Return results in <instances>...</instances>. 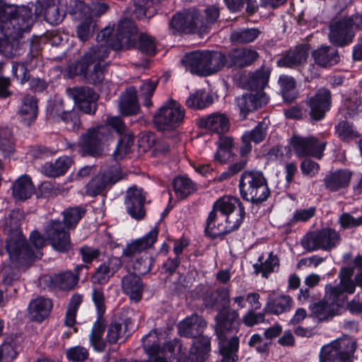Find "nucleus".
I'll list each match as a JSON object with an SVG mask.
<instances>
[{"instance_id": "nucleus-1", "label": "nucleus", "mask_w": 362, "mask_h": 362, "mask_svg": "<svg viewBox=\"0 0 362 362\" xmlns=\"http://www.w3.org/2000/svg\"><path fill=\"white\" fill-rule=\"evenodd\" d=\"M109 127H112L122 138L113 153L115 160H119L127 155L134 144L133 136L130 133L125 134L126 126L119 117H109L106 124L90 129L85 134L82 135L78 141V147L83 154L97 156L100 153L101 145L107 141L110 132Z\"/></svg>"}, {"instance_id": "nucleus-26", "label": "nucleus", "mask_w": 362, "mask_h": 362, "mask_svg": "<svg viewBox=\"0 0 362 362\" xmlns=\"http://www.w3.org/2000/svg\"><path fill=\"white\" fill-rule=\"evenodd\" d=\"M308 57L307 47H293L282 54L277 61V65L285 68H298L305 64Z\"/></svg>"}, {"instance_id": "nucleus-54", "label": "nucleus", "mask_w": 362, "mask_h": 362, "mask_svg": "<svg viewBox=\"0 0 362 362\" xmlns=\"http://www.w3.org/2000/svg\"><path fill=\"white\" fill-rule=\"evenodd\" d=\"M228 8L233 11L241 10L244 5L246 4V11L247 13L252 14L258 8L256 0H224Z\"/></svg>"}, {"instance_id": "nucleus-57", "label": "nucleus", "mask_w": 362, "mask_h": 362, "mask_svg": "<svg viewBox=\"0 0 362 362\" xmlns=\"http://www.w3.org/2000/svg\"><path fill=\"white\" fill-rule=\"evenodd\" d=\"M267 124L264 122L259 123L255 129L250 132H246L242 136L245 141H251L259 143L265 138Z\"/></svg>"}, {"instance_id": "nucleus-36", "label": "nucleus", "mask_w": 362, "mask_h": 362, "mask_svg": "<svg viewBox=\"0 0 362 362\" xmlns=\"http://www.w3.org/2000/svg\"><path fill=\"white\" fill-rule=\"evenodd\" d=\"M315 63L319 66L327 67L336 64L339 57L334 47H320L313 52Z\"/></svg>"}, {"instance_id": "nucleus-24", "label": "nucleus", "mask_w": 362, "mask_h": 362, "mask_svg": "<svg viewBox=\"0 0 362 362\" xmlns=\"http://www.w3.org/2000/svg\"><path fill=\"white\" fill-rule=\"evenodd\" d=\"M293 306V300L288 295L272 291L269 294L264 311L269 314L279 315L289 312Z\"/></svg>"}, {"instance_id": "nucleus-64", "label": "nucleus", "mask_w": 362, "mask_h": 362, "mask_svg": "<svg viewBox=\"0 0 362 362\" xmlns=\"http://www.w3.org/2000/svg\"><path fill=\"white\" fill-rule=\"evenodd\" d=\"M66 356L69 360L78 362L85 361L88 356V350L82 346H74L66 351Z\"/></svg>"}, {"instance_id": "nucleus-16", "label": "nucleus", "mask_w": 362, "mask_h": 362, "mask_svg": "<svg viewBox=\"0 0 362 362\" xmlns=\"http://www.w3.org/2000/svg\"><path fill=\"white\" fill-rule=\"evenodd\" d=\"M340 240V235L337 230L326 228L305 236L302 245L309 251L319 249L327 251L337 247Z\"/></svg>"}, {"instance_id": "nucleus-41", "label": "nucleus", "mask_w": 362, "mask_h": 362, "mask_svg": "<svg viewBox=\"0 0 362 362\" xmlns=\"http://www.w3.org/2000/svg\"><path fill=\"white\" fill-rule=\"evenodd\" d=\"M51 285L61 290H70L78 282V277L71 272H65L50 276Z\"/></svg>"}, {"instance_id": "nucleus-50", "label": "nucleus", "mask_w": 362, "mask_h": 362, "mask_svg": "<svg viewBox=\"0 0 362 362\" xmlns=\"http://www.w3.org/2000/svg\"><path fill=\"white\" fill-rule=\"evenodd\" d=\"M339 111L344 117L354 118L362 114V104L357 98L354 100H346Z\"/></svg>"}, {"instance_id": "nucleus-27", "label": "nucleus", "mask_w": 362, "mask_h": 362, "mask_svg": "<svg viewBox=\"0 0 362 362\" xmlns=\"http://www.w3.org/2000/svg\"><path fill=\"white\" fill-rule=\"evenodd\" d=\"M122 292L131 300L138 303L142 298L144 284L140 277L134 274H128L121 281Z\"/></svg>"}, {"instance_id": "nucleus-22", "label": "nucleus", "mask_w": 362, "mask_h": 362, "mask_svg": "<svg viewBox=\"0 0 362 362\" xmlns=\"http://www.w3.org/2000/svg\"><path fill=\"white\" fill-rule=\"evenodd\" d=\"M329 37L332 43L345 45L352 42L354 33L344 17L330 23Z\"/></svg>"}, {"instance_id": "nucleus-25", "label": "nucleus", "mask_w": 362, "mask_h": 362, "mask_svg": "<svg viewBox=\"0 0 362 362\" xmlns=\"http://www.w3.org/2000/svg\"><path fill=\"white\" fill-rule=\"evenodd\" d=\"M122 267V260L117 257H110L101 264L91 277L93 284H105Z\"/></svg>"}, {"instance_id": "nucleus-4", "label": "nucleus", "mask_w": 362, "mask_h": 362, "mask_svg": "<svg viewBox=\"0 0 362 362\" xmlns=\"http://www.w3.org/2000/svg\"><path fill=\"white\" fill-rule=\"evenodd\" d=\"M33 24L32 13L27 7H18L0 1V45H17L21 41L23 33L30 31Z\"/></svg>"}, {"instance_id": "nucleus-39", "label": "nucleus", "mask_w": 362, "mask_h": 362, "mask_svg": "<svg viewBox=\"0 0 362 362\" xmlns=\"http://www.w3.org/2000/svg\"><path fill=\"white\" fill-rule=\"evenodd\" d=\"M19 351L18 339L13 337H7L0 346V362L12 361L17 356Z\"/></svg>"}, {"instance_id": "nucleus-51", "label": "nucleus", "mask_w": 362, "mask_h": 362, "mask_svg": "<svg viewBox=\"0 0 362 362\" xmlns=\"http://www.w3.org/2000/svg\"><path fill=\"white\" fill-rule=\"evenodd\" d=\"M219 16V10L215 6H211L205 9V21L200 18L199 35L207 33L209 26L214 24Z\"/></svg>"}, {"instance_id": "nucleus-47", "label": "nucleus", "mask_w": 362, "mask_h": 362, "mask_svg": "<svg viewBox=\"0 0 362 362\" xmlns=\"http://www.w3.org/2000/svg\"><path fill=\"white\" fill-rule=\"evenodd\" d=\"M260 34L256 28L245 29L233 32L230 39L233 43L246 44L252 42Z\"/></svg>"}, {"instance_id": "nucleus-44", "label": "nucleus", "mask_w": 362, "mask_h": 362, "mask_svg": "<svg viewBox=\"0 0 362 362\" xmlns=\"http://www.w3.org/2000/svg\"><path fill=\"white\" fill-rule=\"evenodd\" d=\"M173 189L177 197L184 199L195 191V185L188 177L179 176L173 180Z\"/></svg>"}, {"instance_id": "nucleus-3", "label": "nucleus", "mask_w": 362, "mask_h": 362, "mask_svg": "<svg viewBox=\"0 0 362 362\" xmlns=\"http://www.w3.org/2000/svg\"><path fill=\"white\" fill-rule=\"evenodd\" d=\"M351 276V269H342L339 274V282L327 284L325 287L323 300L310 305V310L318 320H325L341 314L347 301L348 296L355 292V285Z\"/></svg>"}, {"instance_id": "nucleus-60", "label": "nucleus", "mask_w": 362, "mask_h": 362, "mask_svg": "<svg viewBox=\"0 0 362 362\" xmlns=\"http://www.w3.org/2000/svg\"><path fill=\"white\" fill-rule=\"evenodd\" d=\"M63 102L61 98L56 96L53 100L48 102L47 112L49 117L52 118H59L61 119L64 110Z\"/></svg>"}, {"instance_id": "nucleus-7", "label": "nucleus", "mask_w": 362, "mask_h": 362, "mask_svg": "<svg viewBox=\"0 0 362 362\" xmlns=\"http://www.w3.org/2000/svg\"><path fill=\"white\" fill-rule=\"evenodd\" d=\"M205 327L204 319L195 314L186 317L178 325L181 336L194 338L189 350V358L192 362H202L211 350L210 339L200 335Z\"/></svg>"}, {"instance_id": "nucleus-14", "label": "nucleus", "mask_w": 362, "mask_h": 362, "mask_svg": "<svg viewBox=\"0 0 362 362\" xmlns=\"http://www.w3.org/2000/svg\"><path fill=\"white\" fill-rule=\"evenodd\" d=\"M185 110L179 103L170 99L166 101L153 117V122L160 130H169L177 128L182 123Z\"/></svg>"}, {"instance_id": "nucleus-34", "label": "nucleus", "mask_w": 362, "mask_h": 362, "mask_svg": "<svg viewBox=\"0 0 362 362\" xmlns=\"http://www.w3.org/2000/svg\"><path fill=\"white\" fill-rule=\"evenodd\" d=\"M35 192V187L28 175L19 177L13 184L12 195L16 200L24 201L31 197Z\"/></svg>"}, {"instance_id": "nucleus-5", "label": "nucleus", "mask_w": 362, "mask_h": 362, "mask_svg": "<svg viewBox=\"0 0 362 362\" xmlns=\"http://www.w3.org/2000/svg\"><path fill=\"white\" fill-rule=\"evenodd\" d=\"M239 314L233 310H221L216 316V332L219 340L222 355L221 362H235L239 348V339L235 336L238 331Z\"/></svg>"}, {"instance_id": "nucleus-23", "label": "nucleus", "mask_w": 362, "mask_h": 362, "mask_svg": "<svg viewBox=\"0 0 362 362\" xmlns=\"http://www.w3.org/2000/svg\"><path fill=\"white\" fill-rule=\"evenodd\" d=\"M145 195L141 189L131 187L128 189L125 200L127 213L134 219L141 220L145 216L144 206Z\"/></svg>"}, {"instance_id": "nucleus-28", "label": "nucleus", "mask_w": 362, "mask_h": 362, "mask_svg": "<svg viewBox=\"0 0 362 362\" xmlns=\"http://www.w3.org/2000/svg\"><path fill=\"white\" fill-rule=\"evenodd\" d=\"M130 325H132L130 318H119L112 321L107 327V342L112 344L119 342L120 340L124 341L127 336Z\"/></svg>"}, {"instance_id": "nucleus-40", "label": "nucleus", "mask_w": 362, "mask_h": 362, "mask_svg": "<svg viewBox=\"0 0 362 362\" xmlns=\"http://www.w3.org/2000/svg\"><path fill=\"white\" fill-rule=\"evenodd\" d=\"M233 141L228 136H221L217 142V151L214 154V160L220 163H226L233 156L232 148Z\"/></svg>"}, {"instance_id": "nucleus-49", "label": "nucleus", "mask_w": 362, "mask_h": 362, "mask_svg": "<svg viewBox=\"0 0 362 362\" xmlns=\"http://www.w3.org/2000/svg\"><path fill=\"white\" fill-rule=\"evenodd\" d=\"M158 81L146 80L140 86L139 99L142 101L144 106L150 107L152 105L151 97L157 87Z\"/></svg>"}, {"instance_id": "nucleus-8", "label": "nucleus", "mask_w": 362, "mask_h": 362, "mask_svg": "<svg viewBox=\"0 0 362 362\" xmlns=\"http://www.w3.org/2000/svg\"><path fill=\"white\" fill-rule=\"evenodd\" d=\"M225 63L224 54L208 49L188 52L181 59V64L186 71L199 76H207L217 73Z\"/></svg>"}, {"instance_id": "nucleus-12", "label": "nucleus", "mask_w": 362, "mask_h": 362, "mask_svg": "<svg viewBox=\"0 0 362 362\" xmlns=\"http://www.w3.org/2000/svg\"><path fill=\"white\" fill-rule=\"evenodd\" d=\"M239 187L242 197L253 203L265 201L270 194L267 180L261 171H245L241 175Z\"/></svg>"}, {"instance_id": "nucleus-19", "label": "nucleus", "mask_w": 362, "mask_h": 362, "mask_svg": "<svg viewBox=\"0 0 362 362\" xmlns=\"http://www.w3.org/2000/svg\"><path fill=\"white\" fill-rule=\"evenodd\" d=\"M66 93L71 98L78 108L85 113L92 115L96 110L95 102L98 95L88 87H75L68 88Z\"/></svg>"}, {"instance_id": "nucleus-29", "label": "nucleus", "mask_w": 362, "mask_h": 362, "mask_svg": "<svg viewBox=\"0 0 362 362\" xmlns=\"http://www.w3.org/2000/svg\"><path fill=\"white\" fill-rule=\"evenodd\" d=\"M199 125L206 129L218 134L228 132L230 124L228 118L221 113H214L199 120Z\"/></svg>"}, {"instance_id": "nucleus-38", "label": "nucleus", "mask_w": 362, "mask_h": 362, "mask_svg": "<svg viewBox=\"0 0 362 362\" xmlns=\"http://www.w3.org/2000/svg\"><path fill=\"white\" fill-rule=\"evenodd\" d=\"M37 114L36 100L30 95H26L22 100L18 115L25 124H30L34 121Z\"/></svg>"}, {"instance_id": "nucleus-43", "label": "nucleus", "mask_w": 362, "mask_h": 362, "mask_svg": "<svg viewBox=\"0 0 362 362\" xmlns=\"http://www.w3.org/2000/svg\"><path fill=\"white\" fill-rule=\"evenodd\" d=\"M104 330L105 325L100 320H98L93 324L89 339L90 344L97 351H103L105 348L107 341L103 337Z\"/></svg>"}, {"instance_id": "nucleus-56", "label": "nucleus", "mask_w": 362, "mask_h": 362, "mask_svg": "<svg viewBox=\"0 0 362 362\" xmlns=\"http://www.w3.org/2000/svg\"><path fill=\"white\" fill-rule=\"evenodd\" d=\"M183 16L187 26V33H191L197 28L199 33L200 15L198 11L195 9H189L183 11Z\"/></svg>"}, {"instance_id": "nucleus-9", "label": "nucleus", "mask_w": 362, "mask_h": 362, "mask_svg": "<svg viewBox=\"0 0 362 362\" xmlns=\"http://www.w3.org/2000/svg\"><path fill=\"white\" fill-rule=\"evenodd\" d=\"M30 240L35 250L28 245L25 237L18 231L7 239L6 247L12 262L23 264L42 256L40 249L45 245V240L42 235L37 231H33Z\"/></svg>"}, {"instance_id": "nucleus-21", "label": "nucleus", "mask_w": 362, "mask_h": 362, "mask_svg": "<svg viewBox=\"0 0 362 362\" xmlns=\"http://www.w3.org/2000/svg\"><path fill=\"white\" fill-rule=\"evenodd\" d=\"M258 53L247 47H237L225 56V65L228 66L245 67L252 64L258 58Z\"/></svg>"}, {"instance_id": "nucleus-58", "label": "nucleus", "mask_w": 362, "mask_h": 362, "mask_svg": "<svg viewBox=\"0 0 362 362\" xmlns=\"http://www.w3.org/2000/svg\"><path fill=\"white\" fill-rule=\"evenodd\" d=\"M60 120L64 123L65 127L69 131H76L80 128L79 115L75 111L62 112Z\"/></svg>"}, {"instance_id": "nucleus-59", "label": "nucleus", "mask_w": 362, "mask_h": 362, "mask_svg": "<svg viewBox=\"0 0 362 362\" xmlns=\"http://www.w3.org/2000/svg\"><path fill=\"white\" fill-rule=\"evenodd\" d=\"M336 132L341 140L346 141L358 136V134L352 125L345 121L338 124L336 127Z\"/></svg>"}, {"instance_id": "nucleus-48", "label": "nucleus", "mask_w": 362, "mask_h": 362, "mask_svg": "<svg viewBox=\"0 0 362 362\" xmlns=\"http://www.w3.org/2000/svg\"><path fill=\"white\" fill-rule=\"evenodd\" d=\"M279 83L284 100L288 102L292 101L296 98L294 78L288 76H280Z\"/></svg>"}, {"instance_id": "nucleus-18", "label": "nucleus", "mask_w": 362, "mask_h": 362, "mask_svg": "<svg viewBox=\"0 0 362 362\" xmlns=\"http://www.w3.org/2000/svg\"><path fill=\"white\" fill-rule=\"evenodd\" d=\"M45 234L52 247L60 252L71 248L70 235L59 221H52L47 226Z\"/></svg>"}, {"instance_id": "nucleus-55", "label": "nucleus", "mask_w": 362, "mask_h": 362, "mask_svg": "<svg viewBox=\"0 0 362 362\" xmlns=\"http://www.w3.org/2000/svg\"><path fill=\"white\" fill-rule=\"evenodd\" d=\"M84 211L80 208H71L64 212V222L66 228L69 229L74 228L82 218Z\"/></svg>"}, {"instance_id": "nucleus-6", "label": "nucleus", "mask_w": 362, "mask_h": 362, "mask_svg": "<svg viewBox=\"0 0 362 362\" xmlns=\"http://www.w3.org/2000/svg\"><path fill=\"white\" fill-rule=\"evenodd\" d=\"M114 26L108 25L98 34L96 40L105 45H153L155 38L139 32L135 23L129 18L121 19L115 35Z\"/></svg>"}, {"instance_id": "nucleus-30", "label": "nucleus", "mask_w": 362, "mask_h": 362, "mask_svg": "<svg viewBox=\"0 0 362 362\" xmlns=\"http://www.w3.org/2000/svg\"><path fill=\"white\" fill-rule=\"evenodd\" d=\"M237 105L240 110V114L243 117L247 113L267 103L266 96L262 93L246 94L236 99Z\"/></svg>"}, {"instance_id": "nucleus-45", "label": "nucleus", "mask_w": 362, "mask_h": 362, "mask_svg": "<svg viewBox=\"0 0 362 362\" xmlns=\"http://www.w3.org/2000/svg\"><path fill=\"white\" fill-rule=\"evenodd\" d=\"M211 96L203 90L191 94L186 100L187 107L193 109H204L212 103Z\"/></svg>"}, {"instance_id": "nucleus-35", "label": "nucleus", "mask_w": 362, "mask_h": 362, "mask_svg": "<svg viewBox=\"0 0 362 362\" xmlns=\"http://www.w3.org/2000/svg\"><path fill=\"white\" fill-rule=\"evenodd\" d=\"M115 182L109 173H100L93 177L87 184L86 193L90 197L101 194Z\"/></svg>"}, {"instance_id": "nucleus-2", "label": "nucleus", "mask_w": 362, "mask_h": 362, "mask_svg": "<svg viewBox=\"0 0 362 362\" xmlns=\"http://www.w3.org/2000/svg\"><path fill=\"white\" fill-rule=\"evenodd\" d=\"M245 209L240 201L231 196L217 200L209 213L205 231L211 238H216L237 230L245 218Z\"/></svg>"}, {"instance_id": "nucleus-10", "label": "nucleus", "mask_w": 362, "mask_h": 362, "mask_svg": "<svg viewBox=\"0 0 362 362\" xmlns=\"http://www.w3.org/2000/svg\"><path fill=\"white\" fill-rule=\"evenodd\" d=\"M91 53H87L79 62L74 70L71 66H69V74L83 75L90 83H100L104 77V65L101 61L108 56L110 49L113 48L115 51L120 50L124 47H93Z\"/></svg>"}, {"instance_id": "nucleus-42", "label": "nucleus", "mask_w": 362, "mask_h": 362, "mask_svg": "<svg viewBox=\"0 0 362 362\" xmlns=\"http://www.w3.org/2000/svg\"><path fill=\"white\" fill-rule=\"evenodd\" d=\"M270 74V67L262 66L250 76L248 81L250 88L254 90L263 89L269 82Z\"/></svg>"}, {"instance_id": "nucleus-53", "label": "nucleus", "mask_w": 362, "mask_h": 362, "mask_svg": "<svg viewBox=\"0 0 362 362\" xmlns=\"http://www.w3.org/2000/svg\"><path fill=\"white\" fill-rule=\"evenodd\" d=\"M45 20L52 25H58L60 23L64 16L65 13L59 5L52 4L49 5L45 10Z\"/></svg>"}, {"instance_id": "nucleus-31", "label": "nucleus", "mask_w": 362, "mask_h": 362, "mask_svg": "<svg viewBox=\"0 0 362 362\" xmlns=\"http://www.w3.org/2000/svg\"><path fill=\"white\" fill-rule=\"evenodd\" d=\"M351 176V172L348 170L335 171L325 177V187L332 192H337L349 185Z\"/></svg>"}, {"instance_id": "nucleus-52", "label": "nucleus", "mask_w": 362, "mask_h": 362, "mask_svg": "<svg viewBox=\"0 0 362 362\" xmlns=\"http://www.w3.org/2000/svg\"><path fill=\"white\" fill-rule=\"evenodd\" d=\"M95 27V25L90 16L86 17L85 20L77 26V37L81 42L84 43L87 42L88 40L93 36Z\"/></svg>"}, {"instance_id": "nucleus-13", "label": "nucleus", "mask_w": 362, "mask_h": 362, "mask_svg": "<svg viewBox=\"0 0 362 362\" xmlns=\"http://www.w3.org/2000/svg\"><path fill=\"white\" fill-rule=\"evenodd\" d=\"M143 346L148 358L146 360L136 362H168L166 358L163 356L165 352L175 354L177 351V354H182V345L180 341L175 339L167 342L163 348H160L157 343V334L155 331L150 332L143 337Z\"/></svg>"}, {"instance_id": "nucleus-20", "label": "nucleus", "mask_w": 362, "mask_h": 362, "mask_svg": "<svg viewBox=\"0 0 362 362\" xmlns=\"http://www.w3.org/2000/svg\"><path fill=\"white\" fill-rule=\"evenodd\" d=\"M307 104L310 107V118L316 121L321 120L330 108L331 93L329 90L325 88L318 90L315 95L308 99Z\"/></svg>"}, {"instance_id": "nucleus-33", "label": "nucleus", "mask_w": 362, "mask_h": 362, "mask_svg": "<svg viewBox=\"0 0 362 362\" xmlns=\"http://www.w3.org/2000/svg\"><path fill=\"white\" fill-rule=\"evenodd\" d=\"M52 307L49 299L37 298L32 300L28 306L29 317L34 321L41 322L49 314Z\"/></svg>"}, {"instance_id": "nucleus-46", "label": "nucleus", "mask_w": 362, "mask_h": 362, "mask_svg": "<svg viewBox=\"0 0 362 362\" xmlns=\"http://www.w3.org/2000/svg\"><path fill=\"white\" fill-rule=\"evenodd\" d=\"M68 36L65 33H49L41 36L34 37L30 40V45H61L68 42Z\"/></svg>"}, {"instance_id": "nucleus-62", "label": "nucleus", "mask_w": 362, "mask_h": 362, "mask_svg": "<svg viewBox=\"0 0 362 362\" xmlns=\"http://www.w3.org/2000/svg\"><path fill=\"white\" fill-rule=\"evenodd\" d=\"M92 300L97 309L98 314L100 317L105 313V296L103 289L99 287H93L92 292Z\"/></svg>"}, {"instance_id": "nucleus-61", "label": "nucleus", "mask_w": 362, "mask_h": 362, "mask_svg": "<svg viewBox=\"0 0 362 362\" xmlns=\"http://www.w3.org/2000/svg\"><path fill=\"white\" fill-rule=\"evenodd\" d=\"M279 259L276 256L270 254L264 262L261 263L257 272L261 273L263 277L267 278L268 275L274 271L275 267L278 266Z\"/></svg>"}, {"instance_id": "nucleus-17", "label": "nucleus", "mask_w": 362, "mask_h": 362, "mask_svg": "<svg viewBox=\"0 0 362 362\" xmlns=\"http://www.w3.org/2000/svg\"><path fill=\"white\" fill-rule=\"evenodd\" d=\"M291 146L298 156H313L321 158L325 149L326 141L314 136L302 137L295 135L291 140Z\"/></svg>"}, {"instance_id": "nucleus-11", "label": "nucleus", "mask_w": 362, "mask_h": 362, "mask_svg": "<svg viewBox=\"0 0 362 362\" xmlns=\"http://www.w3.org/2000/svg\"><path fill=\"white\" fill-rule=\"evenodd\" d=\"M158 234V230L156 228L151 229L146 235L130 243L123 252L124 255L128 257L141 255L133 263V269L138 274H145L151 269L153 259L148 257L146 252H143L155 243Z\"/></svg>"}, {"instance_id": "nucleus-32", "label": "nucleus", "mask_w": 362, "mask_h": 362, "mask_svg": "<svg viewBox=\"0 0 362 362\" xmlns=\"http://www.w3.org/2000/svg\"><path fill=\"white\" fill-rule=\"evenodd\" d=\"M119 108L123 115L136 114L139 110L136 90L134 87L128 88L120 97Z\"/></svg>"}, {"instance_id": "nucleus-37", "label": "nucleus", "mask_w": 362, "mask_h": 362, "mask_svg": "<svg viewBox=\"0 0 362 362\" xmlns=\"http://www.w3.org/2000/svg\"><path fill=\"white\" fill-rule=\"evenodd\" d=\"M72 164V160L68 156H62L54 163H47L43 167L44 173L50 177L63 175L66 173Z\"/></svg>"}, {"instance_id": "nucleus-63", "label": "nucleus", "mask_w": 362, "mask_h": 362, "mask_svg": "<svg viewBox=\"0 0 362 362\" xmlns=\"http://www.w3.org/2000/svg\"><path fill=\"white\" fill-rule=\"evenodd\" d=\"M186 28L183 12L175 14L170 22V29L172 33L175 35L180 33H187Z\"/></svg>"}, {"instance_id": "nucleus-15", "label": "nucleus", "mask_w": 362, "mask_h": 362, "mask_svg": "<svg viewBox=\"0 0 362 362\" xmlns=\"http://www.w3.org/2000/svg\"><path fill=\"white\" fill-rule=\"evenodd\" d=\"M355 343L349 339H340L324 346L320 351V362H352Z\"/></svg>"}]
</instances>
